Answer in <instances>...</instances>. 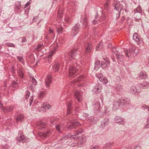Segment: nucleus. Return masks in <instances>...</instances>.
Segmentation results:
<instances>
[{
	"mask_svg": "<svg viewBox=\"0 0 149 149\" xmlns=\"http://www.w3.org/2000/svg\"><path fill=\"white\" fill-rule=\"evenodd\" d=\"M111 51L115 53V55L116 54H117V51H116V48L114 47H112L111 49Z\"/></svg>",
	"mask_w": 149,
	"mask_h": 149,
	"instance_id": "052dcab7",
	"label": "nucleus"
},
{
	"mask_svg": "<svg viewBox=\"0 0 149 149\" xmlns=\"http://www.w3.org/2000/svg\"><path fill=\"white\" fill-rule=\"evenodd\" d=\"M81 125V124L78 121H74L71 123L70 125H69L67 127L68 130H72L75 128L76 126H79Z\"/></svg>",
	"mask_w": 149,
	"mask_h": 149,
	"instance_id": "ddd939ff",
	"label": "nucleus"
},
{
	"mask_svg": "<svg viewBox=\"0 0 149 149\" xmlns=\"http://www.w3.org/2000/svg\"><path fill=\"white\" fill-rule=\"evenodd\" d=\"M44 107H45L46 109H49L51 108V106L49 105H44Z\"/></svg>",
	"mask_w": 149,
	"mask_h": 149,
	"instance_id": "e2e57ef3",
	"label": "nucleus"
},
{
	"mask_svg": "<svg viewBox=\"0 0 149 149\" xmlns=\"http://www.w3.org/2000/svg\"><path fill=\"white\" fill-rule=\"evenodd\" d=\"M46 126V123L42 121L39 122L37 125V127L40 130H43Z\"/></svg>",
	"mask_w": 149,
	"mask_h": 149,
	"instance_id": "412c9836",
	"label": "nucleus"
},
{
	"mask_svg": "<svg viewBox=\"0 0 149 149\" xmlns=\"http://www.w3.org/2000/svg\"><path fill=\"white\" fill-rule=\"evenodd\" d=\"M141 88H146V87L149 86V83L147 81H145L141 84L138 85Z\"/></svg>",
	"mask_w": 149,
	"mask_h": 149,
	"instance_id": "cd10ccee",
	"label": "nucleus"
},
{
	"mask_svg": "<svg viewBox=\"0 0 149 149\" xmlns=\"http://www.w3.org/2000/svg\"><path fill=\"white\" fill-rule=\"evenodd\" d=\"M32 82V84L29 86L30 89L32 91H35L34 87L37 85V82L36 80H34V81H31Z\"/></svg>",
	"mask_w": 149,
	"mask_h": 149,
	"instance_id": "a878e982",
	"label": "nucleus"
},
{
	"mask_svg": "<svg viewBox=\"0 0 149 149\" xmlns=\"http://www.w3.org/2000/svg\"><path fill=\"white\" fill-rule=\"evenodd\" d=\"M56 120V119L54 117H52L50 119V121L52 124H54Z\"/></svg>",
	"mask_w": 149,
	"mask_h": 149,
	"instance_id": "49530a36",
	"label": "nucleus"
},
{
	"mask_svg": "<svg viewBox=\"0 0 149 149\" xmlns=\"http://www.w3.org/2000/svg\"><path fill=\"white\" fill-rule=\"evenodd\" d=\"M55 127L56 130L58 132L60 133L61 132V130L60 126L59 125H58L56 126Z\"/></svg>",
	"mask_w": 149,
	"mask_h": 149,
	"instance_id": "de8ad7c7",
	"label": "nucleus"
},
{
	"mask_svg": "<svg viewBox=\"0 0 149 149\" xmlns=\"http://www.w3.org/2000/svg\"><path fill=\"white\" fill-rule=\"evenodd\" d=\"M114 120L116 123L119 125L122 124L124 125L125 124V119L119 116H117L114 118Z\"/></svg>",
	"mask_w": 149,
	"mask_h": 149,
	"instance_id": "2eb2a0df",
	"label": "nucleus"
},
{
	"mask_svg": "<svg viewBox=\"0 0 149 149\" xmlns=\"http://www.w3.org/2000/svg\"><path fill=\"white\" fill-rule=\"evenodd\" d=\"M134 13H141L142 10L141 7L140 6H138L136 9H134Z\"/></svg>",
	"mask_w": 149,
	"mask_h": 149,
	"instance_id": "e433bc0d",
	"label": "nucleus"
},
{
	"mask_svg": "<svg viewBox=\"0 0 149 149\" xmlns=\"http://www.w3.org/2000/svg\"><path fill=\"white\" fill-rule=\"evenodd\" d=\"M1 109L4 113H7L12 112L14 109V107L12 106L2 107Z\"/></svg>",
	"mask_w": 149,
	"mask_h": 149,
	"instance_id": "9b49d317",
	"label": "nucleus"
},
{
	"mask_svg": "<svg viewBox=\"0 0 149 149\" xmlns=\"http://www.w3.org/2000/svg\"><path fill=\"white\" fill-rule=\"evenodd\" d=\"M67 113L66 115H68L72 113L74 109L72 101H69L67 103Z\"/></svg>",
	"mask_w": 149,
	"mask_h": 149,
	"instance_id": "0eeeda50",
	"label": "nucleus"
},
{
	"mask_svg": "<svg viewBox=\"0 0 149 149\" xmlns=\"http://www.w3.org/2000/svg\"><path fill=\"white\" fill-rule=\"evenodd\" d=\"M17 73L21 78L23 79L24 78V74L21 69H19L17 70Z\"/></svg>",
	"mask_w": 149,
	"mask_h": 149,
	"instance_id": "473e14b6",
	"label": "nucleus"
},
{
	"mask_svg": "<svg viewBox=\"0 0 149 149\" xmlns=\"http://www.w3.org/2000/svg\"><path fill=\"white\" fill-rule=\"evenodd\" d=\"M140 79H146L147 77V74L144 71H141L140 73L139 77Z\"/></svg>",
	"mask_w": 149,
	"mask_h": 149,
	"instance_id": "4be33fe9",
	"label": "nucleus"
},
{
	"mask_svg": "<svg viewBox=\"0 0 149 149\" xmlns=\"http://www.w3.org/2000/svg\"><path fill=\"white\" fill-rule=\"evenodd\" d=\"M74 95L79 102H80L83 100L82 93L79 90H76L74 92Z\"/></svg>",
	"mask_w": 149,
	"mask_h": 149,
	"instance_id": "423d86ee",
	"label": "nucleus"
},
{
	"mask_svg": "<svg viewBox=\"0 0 149 149\" xmlns=\"http://www.w3.org/2000/svg\"><path fill=\"white\" fill-rule=\"evenodd\" d=\"M33 96H32L29 98V100H30L29 105H30V106H31L33 102Z\"/></svg>",
	"mask_w": 149,
	"mask_h": 149,
	"instance_id": "864d4df0",
	"label": "nucleus"
},
{
	"mask_svg": "<svg viewBox=\"0 0 149 149\" xmlns=\"http://www.w3.org/2000/svg\"><path fill=\"white\" fill-rule=\"evenodd\" d=\"M56 31L58 34L62 33L63 32V27L61 26H58L56 28Z\"/></svg>",
	"mask_w": 149,
	"mask_h": 149,
	"instance_id": "72a5a7b5",
	"label": "nucleus"
},
{
	"mask_svg": "<svg viewBox=\"0 0 149 149\" xmlns=\"http://www.w3.org/2000/svg\"><path fill=\"white\" fill-rule=\"evenodd\" d=\"M45 93L44 92H40L38 94V97L40 98H42L44 96Z\"/></svg>",
	"mask_w": 149,
	"mask_h": 149,
	"instance_id": "79ce46f5",
	"label": "nucleus"
},
{
	"mask_svg": "<svg viewBox=\"0 0 149 149\" xmlns=\"http://www.w3.org/2000/svg\"><path fill=\"white\" fill-rule=\"evenodd\" d=\"M80 26L78 24H76L72 28L71 34L74 37L78 34L79 31Z\"/></svg>",
	"mask_w": 149,
	"mask_h": 149,
	"instance_id": "f03ea898",
	"label": "nucleus"
},
{
	"mask_svg": "<svg viewBox=\"0 0 149 149\" xmlns=\"http://www.w3.org/2000/svg\"><path fill=\"white\" fill-rule=\"evenodd\" d=\"M133 39L137 44L139 45H140L143 42L142 39L140 38V36L136 33H135L134 34Z\"/></svg>",
	"mask_w": 149,
	"mask_h": 149,
	"instance_id": "7ed1b4c3",
	"label": "nucleus"
},
{
	"mask_svg": "<svg viewBox=\"0 0 149 149\" xmlns=\"http://www.w3.org/2000/svg\"><path fill=\"white\" fill-rule=\"evenodd\" d=\"M30 93L29 91H26V93L25 95V97L26 99H28L29 97L30 96Z\"/></svg>",
	"mask_w": 149,
	"mask_h": 149,
	"instance_id": "603ef678",
	"label": "nucleus"
},
{
	"mask_svg": "<svg viewBox=\"0 0 149 149\" xmlns=\"http://www.w3.org/2000/svg\"><path fill=\"white\" fill-rule=\"evenodd\" d=\"M102 87L100 85H96L92 90L93 92L94 93L98 94L99 93L101 90Z\"/></svg>",
	"mask_w": 149,
	"mask_h": 149,
	"instance_id": "f3484780",
	"label": "nucleus"
},
{
	"mask_svg": "<svg viewBox=\"0 0 149 149\" xmlns=\"http://www.w3.org/2000/svg\"><path fill=\"white\" fill-rule=\"evenodd\" d=\"M97 78L99 80V79H102V77H103V75L101 74H100L98 75H97Z\"/></svg>",
	"mask_w": 149,
	"mask_h": 149,
	"instance_id": "774afa93",
	"label": "nucleus"
},
{
	"mask_svg": "<svg viewBox=\"0 0 149 149\" xmlns=\"http://www.w3.org/2000/svg\"><path fill=\"white\" fill-rule=\"evenodd\" d=\"M123 89V86L120 84H117L115 88V90L117 91H122Z\"/></svg>",
	"mask_w": 149,
	"mask_h": 149,
	"instance_id": "2f4dec72",
	"label": "nucleus"
},
{
	"mask_svg": "<svg viewBox=\"0 0 149 149\" xmlns=\"http://www.w3.org/2000/svg\"><path fill=\"white\" fill-rule=\"evenodd\" d=\"M17 58L19 62H21L22 64L24 63V58L22 56H18L17 57Z\"/></svg>",
	"mask_w": 149,
	"mask_h": 149,
	"instance_id": "a19ab883",
	"label": "nucleus"
},
{
	"mask_svg": "<svg viewBox=\"0 0 149 149\" xmlns=\"http://www.w3.org/2000/svg\"><path fill=\"white\" fill-rule=\"evenodd\" d=\"M56 51V50L55 49H53L49 53L47 59L49 61L52 58V56L55 53Z\"/></svg>",
	"mask_w": 149,
	"mask_h": 149,
	"instance_id": "7c9ffc66",
	"label": "nucleus"
},
{
	"mask_svg": "<svg viewBox=\"0 0 149 149\" xmlns=\"http://www.w3.org/2000/svg\"><path fill=\"white\" fill-rule=\"evenodd\" d=\"M130 91L132 93H135L136 92H138L136 88L134 86H132L130 88Z\"/></svg>",
	"mask_w": 149,
	"mask_h": 149,
	"instance_id": "ea45409f",
	"label": "nucleus"
},
{
	"mask_svg": "<svg viewBox=\"0 0 149 149\" xmlns=\"http://www.w3.org/2000/svg\"><path fill=\"white\" fill-rule=\"evenodd\" d=\"M101 65L102 68H103V69H104L108 66L107 63L103 61H102L101 62Z\"/></svg>",
	"mask_w": 149,
	"mask_h": 149,
	"instance_id": "58836bf2",
	"label": "nucleus"
},
{
	"mask_svg": "<svg viewBox=\"0 0 149 149\" xmlns=\"http://www.w3.org/2000/svg\"><path fill=\"white\" fill-rule=\"evenodd\" d=\"M144 127L145 128H149V118H148L147 121V124L145 125Z\"/></svg>",
	"mask_w": 149,
	"mask_h": 149,
	"instance_id": "8fccbe9b",
	"label": "nucleus"
},
{
	"mask_svg": "<svg viewBox=\"0 0 149 149\" xmlns=\"http://www.w3.org/2000/svg\"><path fill=\"white\" fill-rule=\"evenodd\" d=\"M72 19L71 17H68L66 19V21L68 24H70L72 22Z\"/></svg>",
	"mask_w": 149,
	"mask_h": 149,
	"instance_id": "c03bdc74",
	"label": "nucleus"
},
{
	"mask_svg": "<svg viewBox=\"0 0 149 149\" xmlns=\"http://www.w3.org/2000/svg\"><path fill=\"white\" fill-rule=\"evenodd\" d=\"M141 13H139L138 15V17L136 18L134 17V20L135 21H137L139 19H141Z\"/></svg>",
	"mask_w": 149,
	"mask_h": 149,
	"instance_id": "3c124183",
	"label": "nucleus"
},
{
	"mask_svg": "<svg viewBox=\"0 0 149 149\" xmlns=\"http://www.w3.org/2000/svg\"><path fill=\"white\" fill-rule=\"evenodd\" d=\"M2 148L3 149H8L9 148V146L6 144L3 145Z\"/></svg>",
	"mask_w": 149,
	"mask_h": 149,
	"instance_id": "13d9d810",
	"label": "nucleus"
},
{
	"mask_svg": "<svg viewBox=\"0 0 149 149\" xmlns=\"http://www.w3.org/2000/svg\"><path fill=\"white\" fill-rule=\"evenodd\" d=\"M19 2V3L18 5H16V6L15 7H16L17 9L18 10H20V8H21V7H20L21 4L20 3L21 2L20 1Z\"/></svg>",
	"mask_w": 149,
	"mask_h": 149,
	"instance_id": "680f3d73",
	"label": "nucleus"
},
{
	"mask_svg": "<svg viewBox=\"0 0 149 149\" xmlns=\"http://www.w3.org/2000/svg\"><path fill=\"white\" fill-rule=\"evenodd\" d=\"M79 53V52L78 51V48H74L72 49L68 54V57L69 60L68 63L70 64V65L69 68V75L73 77L77 75L78 69L76 68L74 65L73 66L72 64L74 63L75 64L77 59L76 57Z\"/></svg>",
	"mask_w": 149,
	"mask_h": 149,
	"instance_id": "f257e3e1",
	"label": "nucleus"
},
{
	"mask_svg": "<svg viewBox=\"0 0 149 149\" xmlns=\"http://www.w3.org/2000/svg\"><path fill=\"white\" fill-rule=\"evenodd\" d=\"M51 134L50 132L49 131L45 132L44 133H42V135L45 138H46L48 136Z\"/></svg>",
	"mask_w": 149,
	"mask_h": 149,
	"instance_id": "f704fd0d",
	"label": "nucleus"
},
{
	"mask_svg": "<svg viewBox=\"0 0 149 149\" xmlns=\"http://www.w3.org/2000/svg\"><path fill=\"white\" fill-rule=\"evenodd\" d=\"M52 80V77L50 75H48L46 79H45V85L47 88H49L50 84L51 83Z\"/></svg>",
	"mask_w": 149,
	"mask_h": 149,
	"instance_id": "4468645a",
	"label": "nucleus"
},
{
	"mask_svg": "<svg viewBox=\"0 0 149 149\" xmlns=\"http://www.w3.org/2000/svg\"><path fill=\"white\" fill-rule=\"evenodd\" d=\"M94 110L95 113H97L101 109L100 104L99 102H97L93 106Z\"/></svg>",
	"mask_w": 149,
	"mask_h": 149,
	"instance_id": "dca6fc26",
	"label": "nucleus"
},
{
	"mask_svg": "<svg viewBox=\"0 0 149 149\" xmlns=\"http://www.w3.org/2000/svg\"><path fill=\"white\" fill-rule=\"evenodd\" d=\"M120 106L121 105L120 100L118 101H116L113 102V109L114 110L116 109H118L119 108Z\"/></svg>",
	"mask_w": 149,
	"mask_h": 149,
	"instance_id": "393cba45",
	"label": "nucleus"
},
{
	"mask_svg": "<svg viewBox=\"0 0 149 149\" xmlns=\"http://www.w3.org/2000/svg\"><path fill=\"white\" fill-rule=\"evenodd\" d=\"M31 0H30L28 2H27L26 3V5H24V7L23 6H22L23 8H24L26 7H27V6H29L31 3Z\"/></svg>",
	"mask_w": 149,
	"mask_h": 149,
	"instance_id": "5fc2aeb1",
	"label": "nucleus"
},
{
	"mask_svg": "<svg viewBox=\"0 0 149 149\" xmlns=\"http://www.w3.org/2000/svg\"><path fill=\"white\" fill-rule=\"evenodd\" d=\"M86 76H85L81 75L79 77L75 79H74L73 81H72V84H73L75 85H76V83L77 82H79L80 81H84L86 80Z\"/></svg>",
	"mask_w": 149,
	"mask_h": 149,
	"instance_id": "1a4fd4ad",
	"label": "nucleus"
},
{
	"mask_svg": "<svg viewBox=\"0 0 149 149\" xmlns=\"http://www.w3.org/2000/svg\"><path fill=\"white\" fill-rule=\"evenodd\" d=\"M42 47H43V45H39L37 47V49L38 50H39L41 49Z\"/></svg>",
	"mask_w": 149,
	"mask_h": 149,
	"instance_id": "bf43d9fd",
	"label": "nucleus"
},
{
	"mask_svg": "<svg viewBox=\"0 0 149 149\" xmlns=\"http://www.w3.org/2000/svg\"><path fill=\"white\" fill-rule=\"evenodd\" d=\"M30 9V7L28 8L27 9H26L25 11V13L26 14L27 16L28 15V13H29V9Z\"/></svg>",
	"mask_w": 149,
	"mask_h": 149,
	"instance_id": "338daca9",
	"label": "nucleus"
},
{
	"mask_svg": "<svg viewBox=\"0 0 149 149\" xmlns=\"http://www.w3.org/2000/svg\"><path fill=\"white\" fill-rule=\"evenodd\" d=\"M16 117V121L17 122H18L19 121H21L22 120L23 118V116L21 114H17L15 115Z\"/></svg>",
	"mask_w": 149,
	"mask_h": 149,
	"instance_id": "c756f323",
	"label": "nucleus"
},
{
	"mask_svg": "<svg viewBox=\"0 0 149 149\" xmlns=\"http://www.w3.org/2000/svg\"><path fill=\"white\" fill-rule=\"evenodd\" d=\"M116 58L118 62H122L123 61L124 57L123 55L116 54Z\"/></svg>",
	"mask_w": 149,
	"mask_h": 149,
	"instance_id": "bb28decb",
	"label": "nucleus"
},
{
	"mask_svg": "<svg viewBox=\"0 0 149 149\" xmlns=\"http://www.w3.org/2000/svg\"><path fill=\"white\" fill-rule=\"evenodd\" d=\"M109 1H107L106 3L104 5V7L106 10H107L109 7Z\"/></svg>",
	"mask_w": 149,
	"mask_h": 149,
	"instance_id": "a18cd8bd",
	"label": "nucleus"
},
{
	"mask_svg": "<svg viewBox=\"0 0 149 149\" xmlns=\"http://www.w3.org/2000/svg\"><path fill=\"white\" fill-rule=\"evenodd\" d=\"M113 6L114 7V9L120 11L123 8V5L120 4L119 1H115L113 3Z\"/></svg>",
	"mask_w": 149,
	"mask_h": 149,
	"instance_id": "39448f33",
	"label": "nucleus"
},
{
	"mask_svg": "<svg viewBox=\"0 0 149 149\" xmlns=\"http://www.w3.org/2000/svg\"><path fill=\"white\" fill-rule=\"evenodd\" d=\"M83 132V130L81 128H80L78 130L75 131L73 134L72 135V138L76 140H77L79 139L78 137H76V136L81 134Z\"/></svg>",
	"mask_w": 149,
	"mask_h": 149,
	"instance_id": "9d476101",
	"label": "nucleus"
},
{
	"mask_svg": "<svg viewBox=\"0 0 149 149\" xmlns=\"http://www.w3.org/2000/svg\"><path fill=\"white\" fill-rule=\"evenodd\" d=\"M88 119L90 122H91L93 124H95L99 120L97 117L93 116L89 117Z\"/></svg>",
	"mask_w": 149,
	"mask_h": 149,
	"instance_id": "b1692460",
	"label": "nucleus"
},
{
	"mask_svg": "<svg viewBox=\"0 0 149 149\" xmlns=\"http://www.w3.org/2000/svg\"><path fill=\"white\" fill-rule=\"evenodd\" d=\"M86 48L85 53L87 54H90L92 51L93 47L91 42H87L85 45Z\"/></svg>",
	"mask_w": 149,
	"mask_h": 149,
	"instance_id": "6e6552de",
	"label": "nucleus"
},
{
	"mask_svg": "<svg viewBox=\"0 0 149 149\" xmlns=\"http://www.w3.org/2000/svg\"><path fill=\"white\" fill-rule=\"evenodd\" d=\"M109 121L108 118H105L102 120L101 121V125L102 127H104L105 126L108 125Z\"/></svg>",
	"mask_w": 149,
	"mask_h": 149,
	"instance_id": "5701e85b",
	"label": "nucleus"
},
{
	"mask_svg": "<svg viewBox=\"0 0 149 149\" xmlns=\"http://www.w3.org/2000/svg\"><path fill=\"white\" fill-rule=\"evenodd\" d=\"M103 60L106 62V63H107L109 65L110 61L109 60L106 58H103Z\"/></svg>",
	"mask_w": 149,
	"mask_h": 149,
	"instance_id": "69168bd1",
	"label": "nucleus"
},
{
	"mask_svg": "<svg viewBox=\"0 0 149 149\" xmlns=\"http://www.w3.org/2000/svg\"><path fill=\"white\" fill-rule=\"evenodd\" d=\"M6 44L9 47H15V45L12 43H6Z\"/></svg>",
	"mask_w": 149,
	"mask_h": 149,
	"instance_id": "6e6d98bb",
	"label": "nucleus"
},
{
	"mask_svg": "<svg viewBox=\"0 0 149 149\" xmlns=\"http://www.w3.org/2000/svg\"><path fill=\"white\" fill-rule=\"evenodd\" d=\"M134 47L129 48L128 50H127L125 51V54L128 57H133L134 54Z\"/></svg>",
	"mask_w": 149,
	"mask_h": 149,
	"instance_id": "f8f14e48",
	"label": "nucleus"
},
{
	"mask_svg": "<svg viewBox=\"0 0 149 149\" xmlns=\"http://www.w3.org/2000/svg\"><path fill=\"white\" fill-rule=\"evenodd\" d=\"M60 63L57 61H55L52 66V68L55 72L58 71L60 66Z\"/></svg>",
	"mask_w": 149,
	"mask_h": 149,
	"instance_id": "a211bd4d",
	"label": "nucleus"
},
{
	"mask_svg": "<svg viewBox=\"0 0 149 149\" xmlns=\"http://www.w3.org/2000/svg\"><path fill=\"white\" fill-rule=\"evenodd\" d=\"M121 105L123 106L128 104L130 102V100L128 98H122L120 100Z\"/></svg>",
	"mask_w": 149,
	"mask_h": 149,
	"instance_id": "6ab92c4d",
	"label": "nucleus"
},
{
	"mask_svg": "<svg viewBox=\"0 0 149 149\" xmlns=\"http://www.w3.org/2000/svg\"><path fill=\"white\" fill-rule=\"evenodd\" d=\"M72 135H71V134H68L63 136L62 138L60 139L61 141H63L69 138H70L71 139H73L72 138Z\"/></svg>",
	"mask_w": 149,
	"mask_h": 149,
	"instance_id": "c85d7f7f",
	"label": "nucleus"
},
{
	"mask_svg": "<svg viewBox=\"0 0 149 149\" xmlns=\"http://www.w3.org/2000/svg\"><path fill=\"white\" fill-rule=\"evenodd\" d=\"M134 57L136 56L139 53V50L138 49L135 48L134 47Z\"/></svg>",
	"mask_w": 149,
	"mask_h": 149,
	"instance_id": "37998d69",
	"label": "nucleus"
},
{
	"mask_svg": "<svg viewBox=\"0 0 149 149\" xmlns=\"http://www.w3.org/2000/svg\"><path fill=\"white\" fill-rule=\"evenodd\" d=\"M100 60H96L95 61V68L96 67L98 66V65H100Z\"/></svg>",
	"mask_w": 149,
	"mask_h": 149,
	"instance_id": "09e8293b",
	"label": "nucleus"
},
{
	"mask_svg": "<svg viewBox=\"0 0 149 149\" xmlns=\"http://www.w3.org/2000/svg\"><path fill=\"white\" fill-rule=\"evenodd\" d=\"M81 22L83 24L85 28H88L89 27L88 24V20L86 17H84L82 18L81 20Z\"/></svg>",
	"mask_w": 149,
	"mask_h": 149,
	"instance_id": "aec40b11",
	"label": "nucleus"
},
{
	"mask_svg": "<svg viewBox=\"0 0 149 149\" xmlns=\"http://www.w3.org/2000/svg\"><path fill=\"white\" fill-rule=\"evenodd\" d=\"M16 139L18 142H24L26 141V138L23 133L20 131L19 132L18 136L16 138Z\"/></svg>",
	"mask_w": 149,
	"mask_h": 149,
	"instance_id": "20e7f679",
	"label": "nucleus"
},
{
	"mask_svg": "<svg viewBox=\"0 0 149 149\" xmlns=\"http://www.w3.org/2000/svg\"><path fill=\"white\" fill-rule=\"evenodd\" d=\"M104 113H107L109 111L108 108L107 107H104Z\"/></svg>",
	"mask_w": 149,
	"mask_h": 149,
	"instance_id": "0e129e2a",
	"label": "nucleus"
},
{
	"mask_svg": "<svg viewBox=\"0 0 149 149\" xmlns=\"http://www.w3.org/2000/svg\"><path fill=\"white\" fill-rule=\"evenodd\" d=\"M103 42L102 41H100L99 44H98V45L96 46V50H99L101 49L103 46Z\"/></svg>",
	"mask_w": 149,
	"mask_h": 149,
	"instance_id": "4c0bfd02",
	"label": "nucleus"
},
{
	"mask_svg": "<svg viewBox=\"0 0 149 149\" xmlns=\"http://www.w3.org/2000/svg\"><path fill=\"white\" fill-rule=\"evenodd\" d=\"M99 80L104 84H106L108 82L107 79L105 77H103L102 79H99Z\"/></svg>",
	"mask_w": 149,
	"mask_h": 149,
	"instance_id": "c9c22d12",
	"label": "nucleus"
},
{
	"mask_svg": "<svg viewBox=\"0 0 149 149\" xmlns=\"http://www.w3.org/2000/svg\"><path fill=\"white\" fill-rule=\"evenodd\" d=\"M17 84V82L15 81H13L11 84V86L13 87H15Z\"/></svg>",
	"mask_w": 149,
	"mask_h": 149,
	"instance_id": "4d7b16f0",
	"label": "nucleus"
}]
</instances>
